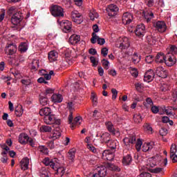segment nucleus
<instances>
[{
	"mask_svg": "<svg viewBox=\"0 0 177 177\" xmlns=\"http://www.w3.org/2000/svg\"><path fill=\"white\" fill-rule=\"evenodd\" d=\"M177 55V48L175 46H171L169 51L165 55V63L168 67H172L174 64H176V56Z\"/></svg>",
	"mask_w": 177,
	"mask_h": 177,
	"instance_id": "nucleus-1",
	"label": "nucleus"
},
{
	"mask_svg": "<svg viewBox=\"0 0 177 177\" xmlns=\"http://www.w3.org/2000/svg\"><path fill=\"white\" fill-rule=\"evenodd\" d=\"M107 169L110 171H118L119 172L120 168H118L116 165L113 163L107 162L105 166L101 165L97 168V171L98 174H100L102 177L106 176L107 175Z\"/></svg>",
	"mask_w": 177,
	"mask_h": 177,
	"instance_id": "nucleus-2",
	"label": "nucleus"
},
{
	"mask_svg": "<svg viewBox=\"0 0 177 177\" xmlns=\"http://www.w3.org/2000/svg\"><path fill=\"white\" fill-rule=\"evenodd\" d=\"M50 12L54 17H64V10L60 6H53Z\"/></svg>",
	"mask_w": 177,
	"mask_h": 177,
	"instance_id": "nucleus-3",
	"label": "nucleus"
},
{
	"mask_svg": "<svg viewBox=\"0 0 177 177\" xmlns=\"http://www.w3.org/2000/svg\"><path fill=\"white\" fill-rule=\"evenodd\" d=\"M44 121L47 125H52L53 124L60 125V119H56V116L52 113L45 116L44 118Z\"/></svg>",
	"mask_w": 177,
	"mask_h": 177,
	"instance_id": "nucleus-4",
	"label": "nucleus"
},
{
	"mask_svg": "<svg viewBox=\"0 0 177 177\" xmlns=\"http://www.w3.org/2000/svg\"><path fill=\"white\" fill-rule=\"evenodd\" d=\"M23 14L21 13V12L18 11L14 13L13 15L12 16L11 23L14 26H19V24H20V23H21V21H23Z\"/></svg>",
	"mask_w": 177,
	"mask_h": 177,
	"instance_id": "nucleus-5",
	"label": "nucleus"
},
{
	"mask_svg": "<svg viewBox=\"0 0 177 177\" xmlns=\"http://www.w3.org/2000/svg\"><path fill=\"white\" fill-rule=\"evenodd\" d=\"M5 52L6 54L8 55V56H12L17 52V46H16V44H7L5 48Z\"/></svg>",
	"mask_w": 177,
	"mask_h": 177,
	"instance_id": "nucleus-6",
	"label": "nucleus"
},
{
	"mask_svg": "<svg viewBox=\"0 0 177 177\" xmlns=\"http://www.w3.org/2000/svg\"><path fill=\"white\" fill-rule=\"evenodd\" d=\"M118 7L116 5L111 4L106 8V12L108 15L111 17H114L118 13Z\"/></svg>",
	"mask_w": 177,
	"mask_h": 177,
	"instance_id": "nucleus-7",
	"label": "nucleus"
},
{
	"mask_svg": "<svg viewBox=\"0 0 177 177\" xmlns=\"http://www.w3.org/2000/svg\"><path fill=\"white\" fill-rule=\"evenodd\" d=\"M134 32L137 37H144L145 32H146V26H145V24H139L136 26Z\"/></svg>",
	"mask_w": 177,
	"mask_h": 177,
	"instance_id": "nucleus-8",
	"label": "nucleus"
},
{
	"mask_svg": "<svg viewBox=\"0 0 177 177\" xmlns=\"http://www.w3.org/2000/svg\"><path fill=\"white\" fill-rule=\"evenodd\" d=\"M71 19L76 24H81L82 23V16L77 10L71 12Z\"/></svg>",
	"mask_w": 177,
	"mask_h": 177,
	"instance_id": "nucleus-9",
	"label": "nucleus"
},
{
	"mask_svg": "<svg viewBox=\"0 0 177 177\" xmlns=\"http://www.w3.org/2000/svg\"><path fill=\"white\" fill-rule=\"evenodd\" d=\"M153 26L159 32H165L167 31V25L164 21H157L153 24Z\"/></svg>",
	"mask_w": 177,
	"mask_h": 177,
	"instance_id": "nucleus-10",
	"label": "nucleus"
},
{
	"mask_svg": "<svg viewBox=\"0 0 177 177\" xmlns=\"http://www.w3.org/2000/svg\"><path fill=\"white\" fill-rule=\"evenodd\" d=\"M96 41L98 45H104V44L106 43V40L104 39V38H100L99 37V36H97V35H96V33L93 32L91 42V44H95Z\"/></svg>",
	"mask_w": 177,
	"mask_h": 177,
	"instance_id": "nucleus-11",
	"label": "nucleus"
},
{
	"mask_svg": "<svg viewBox=\"0 0 177 177\" xmlns=\"http://www.w3.org/2000/svg\"><path fill=\"white\" fill-rule=\"evenodd\" d=\"M55 171V174L58 175L59 177H62L66 174V169L64 167H60V164L57 162L54 167L53 168Z\"/></svg>",
	"mask_w": 177,
	"mask_h": 177,
	"instance_id": "nucleus-12",
	"label": "nucleus"
},
{
	"mask_svg": "<svg viewBox=\"0 0 177 177\" xmlns=\"http://www.w3.org/2000/svg\"><path fill=\"white\" fill-rule=\"evenodd\" d=\"M133 20V15L129 12H124L122 16V21L123 24H131Z\"/></svg>",
	"mask_w": 177,
	"mask_h": 177,
	"instance_id": "nucleus-13",
	"label": "nucleus"
},
{
	"mask_svg": "<svg viewBox=\"0 0 177 177\" xmlns=\"http://www.w3.org/2000/svg\"><path fill=\"white\" fill-rule=\"evenodd\" d=\"M102 158L107 161H113L114 160V152L111 151L110 149L104 151L102 153Z\"/></svg>",
	"mask_w": 177,
	"mask_h": 177,
	"instance_id": "nucleus-14",
	"label": "nucleus"
},
{
	"mask_svg": "<svg viewBox=\"0 0 177 177\" xmlns=\"http://www.w3.org/2000/svg\"><path fill=\"white\" fill-rule=\"evenodd\" d=\"M123 142L126 146H131L136 143V136L130 135L123 139Z\"/></svg>",
	"mask_w": 177,
	"mask_h": 177,
	"instance_id": "nucleus-15",
	"label": "nucleus"
},
{
	"mask_svg": "<svg viewBox=\"0 0 177 177\" xmlns=\"http://www.w3.org/2000/svg\"><path fill=\"white\" fill-rule=\"evenodd\" d=\"M155 75H156L154 74V71L149 69L145 73L144 75V81H145V82H151V81L154 80Z\"/></svg>",
	"mask_w": 177,
	"mask_h": 177,
	"instance_id": "nucleus-16",
	"label": "nucleus"
},
{
	"mask_svg": "<svg viewBox=\"0 0 177 177\" xmlns=\"http://www.w3.org/2000/svg\"><path fill=\"white\" fill-rule=\"evenodd\" d=\"M156 74L160 78H167L168 77V72L164 68L159 66L156 68Z\"/></svg>",
	"mask_w": 177,
	"mask_h": 177,
	"instance_id": "nucleus-17",
	"label": "nucleus"
},
{
	"mask_svg": "<svg viewBox=\"0 0 177 177\" xmlns=\"http://www.w3.org/2000/svg\"><path fill=\"white\" fill-rule=\"evenodd\" d=\"M61 27L64 32H70L71 30V21H64L61 22Z\"/></svg>",
	"mask_w": 177,
	"mask_h": 177,
	"instance_id": "nucleus-18",
	"label": "nucleus"
},
{
	"mask_svg": "<svg viewBox=\"0 0 177 177\" xmlns=\"http://www.w3.org/2000/svg\"><path fill=\"white\" fill-rule=\"evenodd\" d=\"M130 45L129 39H128V37H124L122 42L120 44V46H118V48L122 50L124 49H128Z\"/></svg>",
	"mask_w": 177,
	"mask_h": 177,
	"instance_id": "nucleus-19",
	"label": "nucleus"
},
{
	"mask_svg": "<svg viewBox=\"0 0 177 177\" xmlns=\"http://www.w3.org/2000/svg\"><path fill=\"white\" fill-rule=\"evenodd\" d=\"M81 41V37L78 35H72L69 38V42L71 45H77Z\"/></svg>",
	"mask_w": 177,
	"mask_h": 177,
	"instance_id": "nucleus-20",
	"label": "nucleus"
},
{
	"mask_svg": "<svg viewBox=\"0 0 177 177\" xmlns=\"http://www.w3.org/2000/svg\"><path fill=\"white\" fill-rule=\"evenodd\" d=\"M57 159H55L54 160H50L49 158H46L44 159L43 162L45 164L46 166H50V168L53 169L57 162L56 161Z\"/></svg>",
	"mask_w": 177,
	"mask_h": 177,
	"instance_id": "nucleus-21",
	"label": "nucleus"
},
{
	"mask_svg": "<svg viewBox=\"0 0 177 177\" xmlns=\"http://www.w3.org/2000/svg\"><path fill=\"white\" fill-rule=\"evenodd\" d=\"M51 100L54 103H62L63 102V95L61 94H53L51 96Z\"/></svg>",
	"mask_w": 177,
	"mask_h": 177,
	"instance_id": "nucleus-22",
	"label": "nucleus"
},
{
	"mask_svg": "<svg viewBox=\"0 0 177 177\" xmlns=\"http://www.w3.org/2000/svg\"><path fill=\"white\" fill-rule=\"evenodd\" d=\"M28 164H30L28 158H23L20 162L21 169H23V171L28 169Z\"/></svg>",
	"mask_w": 177,
	"mask_h": 177,
	"instance_id": "nucleus-23",
	"label": "nucleus"
},
{
	"mask_svg": "<svg viewBox=\"0 0 177 177\" xmlns=\"http://www.w3.org/2000/svg\"><path fill=\"white\" fill-rule=\"evenodd\" d=\"M82 121V118L81 116H77L74 118L72 123L71 124V128L73 129L75 127H80L81 125V122Z\"/></svg>",
	"mask_w": 177,
	"mask_h": 177,
	"instance_id": "nucleus-24",
	"label": "nucleus"
},
{
	"mask_svg": "<svg viewBox=\"0 0 177 177\" xmlns=\"http://www.w3.org/2000/svg\"><path fill=\"white\" fill-rule=\"evenodd\" d=\"M28 135L26 133H21L19 136V142L21 145H26L28 142Z\"/></svg>",
	"mask_w": 177,
	"mask_h": 177,
	"instance_id": "nucleus-25",
	"label": "nucleus"
},
{
	"mask_svg": "<svg viewBox=\"0 0 177 177\" xmlns=\"http://www.w3.org/2000/svg\"><path fill=\"white\" fill-rule=\"evenodd\" d=\"M142 13L147 23H149V21H151V19H153V17H154V14L152 12L144 11Z\"/></svg>",
	"mask_w": 177,
	"mask_h": 177,
	"instance_id": "nucleus-26",
	"label": "nucleus"
},
{
	"mask_svg": "<svg viewBox=\"0 0 177 177\" xmlns=\"http://www.w3.org/2000/svg\"><path fill=\"white\" fill-rule=\"evenodd\" d=\"M39 114L41 116L46 117V115H49L52 114V109L49 107H44L40 109Z\"/></svg>",
	"mask_w": 177,
	"mask_h": 177,
	"instance_id": "nucleus-27",
	"label": "nucleus"
},
{
	"mask_svg": "<svg viewBox=\"0 0 177 177\" xmlns=\"http://www.w3.org/2000/svg\"><path fill=\"white\" fill-rule=\"evenodd\" d=\"M156 63H165V57L164 55V53H159L157 54L155 58Z\"/></svg>",
	"mask_w": 177,
	"mask_h": 177,
	"instance_id": "nucleus-28",
	"label": "nucleus"
},
{
	"mask_svg": "<svg viewBox=\"0 0 177 177\" xmlns=\"http://www.w3.org/2000/svg\"><path fill=\"white\" fill-rule=\"evenodd\" d=\"M57 52L53 50L48 53V59L50 62H56L57 60Z\"/></svg>",
	"mask_w": 177,
	"mask_h": 177,
	"instance_id": "nucleus-29",
	"label": "nucleus"
},
{
	"mask_svg": "<svg viewBox=\"0 0 177 177\" xmlns=\"http://www.w3.org/2000/svg\"><path fill=\"white\" fill-rule=\"evenodd\" d=\"M102 141L106 145L111 140V136L109 133H104L101 136Z\"/></svg>",
	"mask_w": 177,
	"mask_h": 177,
	"instance_id": "nucleus-30",
	"label": "nucleus"
},
{
	"mask_svg": "<svg viewBox=\"0 0 177 177\" xmlns=\"http://www.w3.org/2000/svg\"><path fill=\"white\" fill-rule=\"evenodd\" d=\"M154 147V142L145 143L142 145V151H149Z\"/></svg>",
	"mask_w": 177,
	"mask_h": 177,
	"instance_id": "nucleus-31",
	"label": "nucleus"
},
{
	"mask_svg": "<svg viewBox=\"0 0 177 177\" xmlns=\"http://www.w3.org/2000/svg\"><path fill=\"white\" fill-rule=\"evenodd\" d=\"M106 145L111 150H115L117 149V145H118V141L116 140H111Z\"/></svg>",
	"mask_w": 177,
	"mask_h": 177,
	"instance_id": "nucleus-32",
	"label": "nucleus"
},
{
	"mask_svg": "<svg viewBox=\"0 0 177 177\" xmlns=\"http://www.w3.org/2000/svg\"><path fill=\"white\" fill-rule=\"evenodd\" d=\"M62 136V133L59 130H54L53 133L50 136V139H53V140H56V139H59Z\"/></svg>",
	"mask_w": 177,
	"mask_h": 177,
	"instance_id": "nucleus-33",
	"label": "nucleus"
},
{
	"mask_svg": "<svg viewBox=\"0 0 177 177\" xmlns=\"http://www.w3.org/2000/svg\"><path fill=\"white\" fill-rule=\"evenodd\" d=\"M27 49H28V46L27 45V43L22 42L19 46V50L21 53H24V52L27 51Z\"/></svg>",
	"mask_w": 177,
	"mask_h": 177,
	"instance_id": "nucleus-34",
	"label": "nucleus"
},
{
	"mask_svg": "<svg viewBox=\"0 0 177 177\" xmlns=\"http://www.w3.org/2000/svg\"><path fill=\"white\" fill-rule=\"evenodd\" d=\"M132 162V156L127 155L123 158L122 163L124 165H129Z\"/></svg>",
	"mask_w": 177,
	"mask_h": 177,
	"instance_id": "nucleus-35",
	"label": "nucleus"
},
{
	"mask_svg": "<svg viewBox=\"0 0 177 177\" xmlns=\"http://www.w3.org/2000/svg\"><path fill=\"white\" fill-rule=\"evenodd\" d=\"M157 165V162L156 161V156H153L149 159V162L147 164L148 167L151 168H154Z\"/></svg>",
	"mask_w": 177,
	"mask_h": 177,
	"instance_id": "nucleus-36",
	"label": "nucleus"
},
{
	"mask_svg": "<svg viewBox=\"0 0 177 177\" xmlns=\"http://www.w3.org/2000/svg\"><path fill=\"white\" fill-rule=\"evenodd\" d=\"M15 115L17 117H21L23 115V106L21 105H18L15 107Z\"/></svg>",
	"mask_w": 177,
	"mask_h": 177,
	"instance_id": "nucleus-37",
	"label": "nucleus"
},
{
	"mask_svg": "<svg viewBox=\"0 0 177 177\" xmlns=\"http://www.w3.org/2000/svg\"><path fill=\"white\" fill-rule=\"evenodd\" d=\"M38 68H39V61L37 59H34L32 62L31 70H32V71H37Z\"/></svg>",
	"mask_w": 177,
	"mask_h": 177,
	"instance_id": "nucleus-38",
	"label": "nucleus"
},
{
	"mask_svg": "<svg viewBox=\"0 0 177 177\" xmlns=\"http://www.w3.org/2000/svg\"><path fill=\"white\" fill-rule=\"evenodd\" d=\"M105 125H106L109 132H110V133H114V131L115 130V129H114V125H113V123H111V122H106Z\"/></svg>",
	"mask_w": 177,
	"mask_h": 177,
	"instance_id": "nucleus-39",
	"label": "nucleus"
},
{
	"mask_svg": "<svg viewBox=\"0 0 177 177\" xmlns=\"http://www.w3.org/2000/svg\"><path fill=\"white\" fill-rule=\"evenodd\" d=\"M39 102L41 106H46V104L49 103V100H48V97H46V95L45 96L40 95Z\"/></svg>",
	"mask_w": 177,
	"mask_h": 177,
	"instance_id": "nucleus-40",
	"label": "nucleus"
},
{
	"mask_svg": "<svg viewBox=\"0 0 177 177\" xmlns=\"http://www.w3.org/2000/svg\"><path fill=\"white\" fill-rule=\"evenodd\" d=\"M133 118L136 124H140V122H142V115L139 113L134 114Z\"/></svg>",
	"mask_w": 177,
	"mask_h": 177,
	"instance_id": "nucleus-41",
	"label": "nucleus"
},
{
	"mask_svg": "<svg viewBox=\"0 0 177 177\" xmlns=\"http://www.w3.org/2000/svg\"><path fill=\"white\" fill-rule=\"evenodd\" d=\"M68 158L69 160H74L75 158V149H72L68 151Z\"/></svg>",
	"mask_w": 177,
	"mask_h": 177,
	"instance_id": "nucleus-42",
	"label": "nucleus"
},
{
	"mask_svg": "<svg viewBox=\"0 0 177 177\" xmlns=\"http://www.w3.org/2000/svg\"><path fill=\"white\" fill-rule=\"evenodd\" d=\"M89 17L91 20L93 21L95 19H97V17H99V14H97L95 10H92L89 13Z\"/></svg>",
	"mask_w": 177,
	"mask_h": 177,
	"instance_id": "nucleus-43",
	"label": "nucleus"
},
{
	"mask_svg": "<svg viewBox=\"0 0 177 177\" xmlns=\"http://www.w3.org/2000/svg\"><path fill=\"white\" fill-rule=\"evenodd\" d=\"M132 60L134 64H138V63L140 62V56H138V53H134V54L133 55Z\"/></svg>",
	"mask_w": 177,
	"mask_h": 177,
	"instance_id": "nucleus-44",
	"label": "nucleus"
},
{
	"mask_svg": "<svg viewBox=\"0 0 177 177\" xmlns=\"http://www.w3.org/2000/svg\"><path fill=\"white\" fill-rule=\"evenodd\" d=\"M135 86L138 92H142L145 89V84L143 83H136Z\"/></svg>",
	"mask_w": 177,
	"mask_h": 177,
	"instance_id": "nucleus-45",
	"label": "nucleus"
},
{
	"mask_svg": "<svg viewBox=\"0 0 177 177\" xmlns=\"http://www.w3.org/2000/svg\"><path fill=\"white\" fill-rule=\"evenodd\" d=\"M40 176L41 177H48L49 176V171L46 170L45 167H43L40 170Z\"/></svg>",
	"mask_w": 177,
	"mask_h": 177,
	"instance_id": "nucleus-46",
	"label": "nucleus"
},
{
	"mask_svg": "<svg viewBox=\"0 0 177 177\" xmlns=\"http://www.w3.org/2000/svg\"><path fill=\"white\" fill-rule=\"evenodd\" d=\"M41 132H52V127L46 125H43L40 127Z\"/></svg>",
	"mask_w": 177,
	"mask_h": 177,
	"instance_id": "nucleus-47",
	"label": "nucleus"
},
{
	"mask_svg": "<svg viewBox=\"0 0 177 177\" xmlns=\"http://www.w3.org/2000/svg\"><path fill=\"white\" fill-rule=\"evenodd\" d=\"M147 38L149 45H154V44L157 42V38H156V37L148 36Z\"/></svg>",
	"mask_w": 177,
	"mask_h": 177,
	"instance_id": "nucleus-48",
	"label": "nucleus"
},
{
	"mask_svg": "<svg viewBox=\"0 0 177 177\" xmlns=\"http://www.w3.org/2000/svg\"><path fill=\"white\" fill-rule=\"evenodd\" d=\"M142 145V140H140V139H138L137 142H136V149L137 151H140Z\"/></svg>",
	"mask_w": 177,
	"mask_h": 177,
	"instance_id": "nucleus-49",
	"label": "nucleus"
},
{
	"mask_svg": "<svg viewBox=\"0 0 177 177\" xmlns=\"http://www.w3.org/2000/svg\"><path fill=\"white\" fill-rule=\"evenodd\" d=\"M21 82L23 85H26L28 86V85H31V80L30 79H22Z\"/></svg>",
	"mask_w": 177,
	"mask_h": 177,
	"instance_id": "nucleus-50",
	"label": "nucleus"
},
{
	"mask_svg": "<svg viewBox=\"0 0 177 177\" xmlns=\"http://www.w3.org/2000/svg\"><path fill=\"white\" fill-rule=\"evenodd\" d=\"M154 60V56L153 55H148L145 58L146 63H148V64H150V63H153Z\"/></svg>",
	"mask_w": 177,
	"mask_h": 177,
	"instance_id": "nucleus-51",
	"label": "nucleus"
},
{
	"mask_svg": "<svg viewBox=\"0 0 177 177\" xmlns=\"http://www.w3.org/2000/svg\"><path fill=\"white\" fill-rule=\"evenodd\" d=\"M150 171L152 174H160V172L162 171V168H161V167H156L154 169H151Z\"/></svg>",
	"mask_w": 177,
	"mask_h": 177,
	"instance_id": "nucleus-52",
	"label": "nucleus"
},
{
	"mask_svg": "<svg viewBox=\"0 0 177 177\" xmlns=\"http://www.w3.org/2000/svg\"><path fill=\"white\" fill-rule=\"evenodd\" d=\"M102 66H104V68H105V70H109V64H110V62L106 60V59H103L102 60Z\"/></svg>",
	"mask_w": 177,
	"mask_h": 177,
	"instance_id": "nucleus-53",
	"label": "nucleus"
},
{
	"mask_svg": "<svg viewBox=\"0 0 177 177\" xmlns=\"http://www.w3.org/2000/svg\"><path fill=\"white\" fill-rule=\"evenodd\" d=\"M111 93H112L113 100H115V99H117V96L118 95V91H117V89H115V88H112Z\"/></svg>",
	"mask_w": 177,
	"mask_h": 177,
	"instance_id": "nucleus-54",
	"label": "nucleus"
},
{
	"mask_svg": "<svg viewBox=\"0 0 177 177\" xmlns=\"http://www.w3.org/2000/svg\"><path fill=\"white\" fill-rule=\"evenodd\" d=\"M53 93H55V90L53 88H47L46 90L45 96L48 97V96H50V95H53Z\"/></svg>",
	"mask_w": 177,
	"mask_h": 177,
	"instance_id": "nucleus-55",
	"label": "nucleus"
},
{
	"mask_svg": "<svg viewBox=\"0 0 177 177\" xmlns=\"http://www.w3.org/2000/svg\"><path fill=\"white\" fill-rule=\"evenodd\" d=\"M176 145L172 144L170 148V154H176Z\"/></svg>",
	"mask_w": 177,
	"mask_h": 177,
	"instance_id": "nucleus-56",
	"label": "nucleus"
},
{
	"mask_svg": "<svg viewBox=\"0 0 177 177\" xmlns=\"http://www.w3.org/2000/svg\"><path fill=\"white\" fill-rule=\"evenodd\" d=\"M159 133L161 136H165L168 133V130L165 128H162L160 130Z\"/></svg>",
	"mask_w": 177,
	"mask_h": 177,
	"instance_id": "nucleus-57",
	"label": "nucleus"
},
{
	"mask_svg": "<svg viewBox=\"0 0 177 177\" xmlns=\"http://www.w3.org/2000/svg\"><path fill=\"white\" fill-rule=\"evenodd\" d=\"M173 106H167V109H165V113L167 115H172V109Z\"/></svg>",
	"mask_w": 177,
	"mask_h": 177,
	"instance_id": "nucleus-58",
	"label": "nucleus"
},
{
	"mask_svg": "<svg viewBox=\"0 0 177 177\" xmlns=\"http://www.w3.org/2000/svg\"><path fill=\"white\" fill-rule=\"evenodd\" d=\"M151 111H152L153 114H157V113L160 112V109L157 106H152L151 108Z\"/></svg>",
	"mask_w": 177,
	"mask_h": 177,
	"instance_id": "nucleus-59",
	"label": "nucleus"
},
{
	"mask_svg": "<svg viewBox=\"0 0 177 177\" xmlns=\"http://www.w3.org/2000/svg\"><path fill=\"white\" fill-rule=\"evenodd\" d=\"M99 117H100V112H99L97 110H95L93 113V118L97 120Z\"/></svg>",
	"mask_w": 177,
	"mask_h": 177,
	"instance_id": "nucleus-60",
	"label": "nucleus"
},
{
	"mask_svg": "<svg viewBox=\"0 0 177 177\" xmlns=\"http://www.w3.org/2000/svg\"><path fill=\"white\" fill-rule=\"evenodd\" d=\"M131 73L132 77H134L135 78H137L138 75H139V73L138 72V70H136V68L132 69Z\"/></svg>",
	"mask_w": 177,
	"mask_h": 177,
	"instance_id": "nucleus-61",
	"label": "nucleus"
},
{
	"mask_svg": "<svg viewBox=\"0 0 177 177\" xmlns=\"http://www.w3.org/2000/svg\"><path fill=\"white\" fill-rule=\"evenodd\" d=\"M16 12V7H15V6H12V7H10L9 9H8V15H13V13H16V12Z\"/></svg>",
	"mask_w": 177,
	"mask_h": 177,
	"instance_id": "nucleus-62",
	"label": "nucleus"
},
{
	"mask_svg": "<svg viewBox=\"0 0 177 177\" xmlns=\"http://www.w3.org/2000/svg\"><path fill=\"white\" fill-rule=\"evenodd\" d=\"M170 158L172 162H177V155L176 153L170 154Z\"/></svg>",
	"mask_w": 177,
	"mask_h": 177,
	"instance_id": "nucleus-63",
	"label": "nucleus"
},
{
	"mask_svg": "<svg viewBox=\"0 0 177 177\" xmlns=\"http://www.w3.org/2000/svg\"><path fill=\"white\" fill-rule=\"evenodd\" d=\"M138 177H151V174L147 172L141 173Z\"/></svg>",
	"mask_w": 177,
	"mask_h": 177,
	"instance_id": "nucleus-64",
	"label": "nucleus"
}]
</instances>
